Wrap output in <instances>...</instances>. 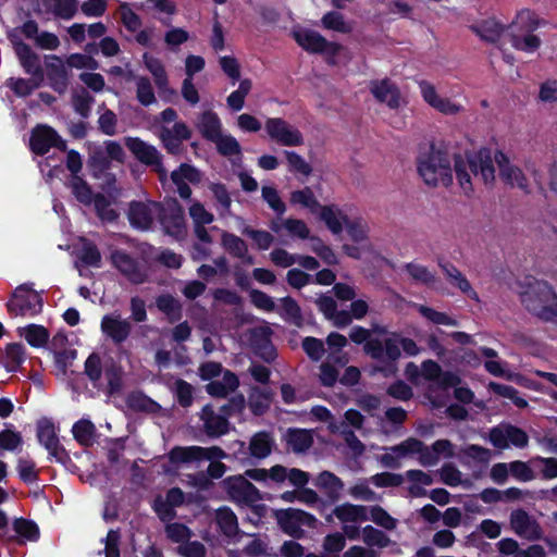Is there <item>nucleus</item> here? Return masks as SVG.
I'll return each mask as SVG.
<instances>
[{"label": "nucleus", "mask_w": 557, "mask_h": 557, "mask_svg": "<svg viewBox=\"0 0 557 557\" xmlns=\"http://www.w3.org/2000/svg\"><path fill=\"white\" fill-rule=\"evenodd\" d=\"M401 350L406 356L414 357L420 352V347L412 338L404 337L398 332H389L388 337L383 341L373 339L367 346L370 358L382 363L376 371L385 377L398 372L397 361L401 357Z\"/></svg>", "instance_id": "f257e3e1"}, {"label": "nucleus", "mask_w": 557, "mask_h": 557, "mask_svg": "<svg viewBox=\"0 0 557 557\" xmlns=\"http://www.w3.org/2000/svg\"><path fill=\"white\" fill-rule=\"evenodd\" d=\"M454 172L457 181L467 196L473 191L471 175L481 176L484 184H490L495 180V168L491 153L486 149H481L475 153L467 152L454 153Z\"/></svg>", "instance_id": "f03ea898"}, {"label": "nucleus", "mask_w": 557, "mask_h": 557, "mask_svg": "<svg viewBox=\"0 0 557 557\" xmlns=\"http://www.w3.org/2000/svg\"><path fill=\"white\" fill-rule=\"evenodd\" d=\"M417 170L428 186L436 187L443 185L448 187L453 184L451 159L445 148L431 144L425 152H421L417 159Z\"/></svg>", "instance_id": "7ed1b4c3"}, {"label": "nucleus", "mask_w": 557, "mask_h": 557, "mask_svg": "<svg viewBox=\"0 0 557 557\" xmlns=\"http://www.w3.org/2000/svg\"><path fill=\"white\" fill-rule=\"evenodd\" d=\"M520 299L531 314L543 322L557 324V294L547 282L535 278L529 282Z\"/></svg>", "instance_id": "20e7f679"}, {"label": "nucleus", "mask_w": 557, "mask_h": 557, "mask_svg": "<svg viewBox=\"0 0 557 557\" xmlns=\"http://www.w3.org/2000/svg\"><path fill=\"white\" fill-rule=\"evenodd\" d=\"M157 219L165 234L176 239L185 237V212L176 198H169L160 202Z\"/></svg>", "instance_id": "39448f33"}, {"label": "nucleus", "mask_w": 557, "mask_h": 557, "mask_svg": "<svg viewBox=\"0 0 557 557\" xmlns=\"http://www.w3.org/2000/svg\"><path fill=\"white\" fill-rule=\"evenodd\" d=\"M231 502L237 505L253 506L262 499L260 491L244 475H230L220 483Z\"/></svg>", "instance_id": "423d86ee"}, {"label": "nucleus", "mask_w": 557, "mask_h": 557, "mask_svg": "<svg viewBox=\"0 0 557 557\" xmlns=\"http://www.w3.org/2000/svg\"><path fill=\"white\" fill-rule=\"evenodd\" d=\"M227 458V454L220 446H175L169 453V460L173 465L189 463L194 461L209 460L221 461Z\"/></svg>", "instance_id": "0eeeda50"}, {"label": "nucleus", "mask_w": 557, "mask_h": 557, "mask_svg": "<svg viewBox=\"0 0 557 557\" xmlns=\"http://www.w3.org/2000/svg\"><path fill=\"white\" fill-rule=\"evenodd\" d=\"M275 517L281 530L293 539H302L305 531L301 527L313 528L317 522L313 515L296 508L277 510Z\"/></svg>", "instance_id": "6e6552de"}, {"label": "nucleus", "mask_w": 557, "mask_h": 557, "mask_svg": "<svg viewBox=\"0 0 557 557\" xmlns=\"http://www.w3.org/2000/svg\"><path fill=\"white\" fill-rule=\"evenodd\" d=\"M124 144L131 153L144 165L151 168L162 180L166 176L162 154L159 150L139 137H125Z\"/></svg>", "instance_id": "1a4fd4ad"}, {"label": "nucleus", "mask_w": 557, "mask_h": 557, "mask_svg": "<svg viewBox=\"0 0 557 557\" xmlns=\"http://www.w3.org/2000/svg\"><path fill=\"white\" fill-rule=\"evenodd\" d=\"M42 298L38 293L21 285L7 302V309L11 315L34 317L42 310Z\"/></svg>", "instance_id": "9d476101"}, {"label": "nucleus", "mask_w": 557, "mask_h": 557, "mask_svg": "<svg viewBox=\"0 0 557 557\" xmlns=\"http://www.w3.org/2000/svg\"><path fill=\"white\" fill-rule=\"evenodd\" d=\"M29 148L36 156L41 157L48 153L51 148L65 151L67 145L53 127L47 124H38L32 129Z\"/></svg>", "instance_id": "9b49d317"}, {"label": "nucleus", "mask_w": 557, "mask_h": 557, "mask_svg": "<svg viewBox=\"0 0 557 557\" xmlns=\"http://www.w3.org/2000/svg\"><path fill=\"white\" fill-rule=\"evenodd\" d=\"M111 263L132 284L140 285L147 282L146 267L124 250L116 249L111 252Z\"/></svg>", "instance_id": "f8f14e48"}, {"label": "nucleus", "mask_w": 557, "mask_h": 557, "mask_svg": "<svg viewBox=\"0 0 557 557\" xmlns=\"http://www.w3.org/2000/svg\"><path fill=\"white\" fill-rule=\"evenodd\" d=\"M45 77L49 87L59 95L66 92L70 86V70L61 57L57 54H47L44 58Z\"/></svg>", "instance_id": "ddd939ff"}, {"label": "nucleus", "mask_w": 557, "mask_h": 557, "mask_svg": "<svg viewBox=\"0 0 557 557\" xmlns=\"http://www.w3.org/2000/svg\"><path fill=\"white\" fill-rule=\"evenodd\" d=\"M160 207V201L133 200L128 203L127 219L129 225L137 231H149Z\"/></svg>", "instance_id": "4468645a"}, {"label": "nucleus", "mask_w": 557, "mask_h": 557, "mask_svg": "<svg viewBox=\"0 0 557 557\" xmlns=\"http://www.w3.org/2000/svg\"><path fill=\"white\" fill-rule=\"evenodd\" d=\"M265 131L271 139L283 146L295 147L304 143L302 134L282 117H269L265 121Z\"/></svg>", "instance_id": "2eb2a0df"}, {"label": "nucleus", "mask_w": 557, "mask_h": 557, "mask_svg": "<svg viewBox=\"0 0 557 557\" xmlns=\"http://www.w3.org/2000/svg\"><path fill=\"white\" fill-rule=\"evenodd\" d=\"M132 323L128 319H123L119 313L104 314L100 322L102 334L115 346H121L127 341L132 333Z\"/></svg>", "instance_id": "dca6fc26"}, {"label": "nucleus", "mask_w": 557, "mask_h": 557, "mask_svg": "<svg viewBox=\"0 0 557 557\" xmlns=\"http://www.w3.org/2000/svg\"><path fill=\"white\" fill-rule=\"evenodd\" d=\"M14 51L25 74L37 82L44 83L45 72L39 54L22 40L14 44Z\"/></svg>", "instance_id": "f3484780"}, {"label": "nucleus", "mask_w": 557, "mask_h": 557, "mask_svg": "<svg viewBox=\"0 0 557 557\" xmlns=\"http://www.w3.org/2000/svg\"><path fill=\"white\" fill-rule=\"evenodd\" d=\"M421 374L424 380L436 383L442 389L459 385L460 376L451 371H443L434 360L428 359L421 363Z\"/></svg>", "instance_id": "a211bd4d"}, {"label": "nucleus", "mask_w": 557, "mask_h": 557, "mask_svg": "<svg viewBox=\"0 0 557 557\" xmlns=\"http://www.w3.org/2000/svg\"><path fill=\"white\" fill-rule=\"evenodd\" d=\"M510 525L515 533L529 541L540 540L542 529L524 509H516L510 513Z\"/></svg>", "instance_id": "6ab92c4d"}, {"label": "nucleus", "mask_w": 557, "mask_h": 557, "mask_svg": "<svg viewBox=\"0 0 557 557\" xmlns=\"http://www.w3.org/2000/svg\"><path fill=\"white\" fill-rule=\"evenodd\" d=\"M203 431L210 438H219L230 432V421L223 414L215 413L213 407L205 405L200 412Z\"/></svg>", "instance_id": "aec40b11"}, {"label": "nucleus", "mask_w": 557, "mask_h": 557, "mask_svg": "<svg viewBox=\"0 0 557 557\" xmlns=\"http://www.w3.org/2000/svg\"><path fill=\"white\" fill-rule=\"evenodd\" d=\"M370 91L379 102L386 103L391 109L399 108L400 91L391 79L372 81Z\"/></svg>", "instance_id": "412c9836"}, {"label": "nucleus", "mask_w": 557, "mask_h": 557, "mask_svg": "<svg viewBox=\"0 0 557 557\" xmlns=\"http://www.w3.org/2000/svg\"><path fill=\"white\" fill-rule=\"evenodd\" d=\"M271 334L269 327H261L253 330L250 337L253 352L268 363L276 358V349L271 341Z\"/></svg>", "instance_id": "4be33fe9"}, {"label": "nucleus", "mask_w": 557, "mask_h": 557, "mask_svg": "<svg viewBox=\"0 0 557 557\" xmlns=\"http://www.w3.org/2000/svg\"><path fill=\"white\" fill-rule=\"evenodd\" d=\"M547 22L544 18L539 17L534 11L530 9H522L517 13L510 28L511 34H529L534 33L537 28L545 26Z\"/></svg>", "instance_id": "5701e85b"}, {"label": "nucleus", "mask_w": 557, "mask_h": 557, "mask_svg": "<svg viewBox=\"0 0 557 557\" xmlns=\"http://www.w3.org/2000/svg\"><path fill=\"white\" fill-rule=\"evenodd\" d=\"M196 127L201 136L208 141L214 140L220 134H222L221 120L212 110H207L199 115Z\"/></svg>", "instance_id": "b1692460"}, {"label": "nucleus", "mask_w": 557, "mask_h": 557, "mask_svg": "<svg viewBox=\"0 0 557 557\" xmlns=\"http://www.w3.org/2000/svg\"><path fill=\"white\" fill-rule=\"evenodd\" d=\"M314 485L325 493L331 503H335L339 499L341 491L344 487L343 481L330 471L319 473Z\"/></svg>", "instance_id": "393cba45"}, {"label": "nucleus", "mask_w": 557, "mask_h": 557, "mask_svg": "<svg viewBox=\"0 0 557 557\" xmlns=\"http://www.w3.org/2000/svg\"><path fill=\"white\" fill-rule=\"evenodd\" d=\"M440 267L453 286L458 287L471 299H479L478 293L472 288L468 278L451 262H440Z\"/></svg>", "instance_id": "a878e982"}, {"label": "nucleus", "mask_w": 557, "mask_h": 557, "mask_svg": "<svg viewBox=\"0 0 557 557\" xmlns=\"http://www.w3.org/2000/svg\"><path fill=\"white\" fill-rule=\"evenodd\" d=\"M470 29L482 40L495 44L504 33V25L495 18H487L478 24L471 25Z\"/></svg>", "instance_id": "bb28decb"}, {"label": "nucleus", "mask_w": 557, "mask_h": 557, "mask_svg": "<svg viewBox=\"0 0 557 557\" xmlns=\"http://www.w3.org/2000/svg\"><path fill=\"white\" fill-rule=\"evenodd\" d=\"M286 443L294 453H305L313 444V436L310 430L290 428L286 433Z\"/></svg>", "instance_id": "cd10ccee"}, {"label": "nucleus", "mask_w": 557, "mask_h": 557, "mask_svg": "<svg viewBox=\"0 0 557 557\" xmlns=\"http://www.w3.org/2000/svg\"><path fill=\"white\" fill-rule=\"evenodd\" d=\"M274 445V441L270 433L260 431L253 434L249 442V453L257 459H264L271 453Z\"/></svg>", "instance_id": "c85d7f7f"}, {"label": "nucleus", "mask_w": 557, "mask_h": 557, "mask_svg": "<svg viewBox=\"0 0 557 557\" xmlns=\"http://www.w3.org/2000/svg\"><path fill=\"white\" fill-rule=\"evenodd\" d=\"M72 433L74 440L84 447H90L94 445L96 426L87 419H81L73 424Z\"/></svg>", "instance_id": "c756f323"}, {"label": "nucleus", "mask_w": 557, "mask_h": 557, "mask_svg": "<svg viewBox=\"0 0 557 557\" xmlns=\"http://www.w3.org/2000/svg\"><path fill=\"white\" fill-rule=\"evenodd\" d=\"M14 532L22 539L18 543L37 542L40 537V531L37 523L33 520L20 517L15 518L12 523Z\"/></svg>", "instance_id": "7c9ffc66"}, {"label": "nucleus", "mask_w": 557, "mask_h": 557, "mask_svg": "<svg viewBox=\"0 0 557 557\" xmlns=\"http://www.w3.org/2000/svg\"><path fill=\"white\" fill-rule=\"evenodd\" d=\"M334 515L342 522H357L368 520L366 507L350 503H345L335 507Z\"/></svg>", "instance_id": "2f4dec72"}, {"label": "nucleus", "mask_w": 557, "mask_h": 557, "mask_svg": "<svg viewBox=\"0 0 557 557\" xmlns=\"http://www.w3.org/2000/svg\"><path fill=\"white\" fill-rule=\"evenodd\" d=\"M510 44L516 50L525 53H534L541 47L542 40L533 33L510 34Z\"/></svg>", "instance_id": "473e14b6"}, {"label": "nucleus", "mask_w": 557, "mask_h": 557, "mask_svg": "<svg viewBox=\"0 0 557 557\" xmlns=\"http://www.w3.org/2000/svg\"><path fill=\"white\" fill-rule=\"evenodd\" d=\"M156 306L161 312L166 314L171 322L178 321L182 318V306L180 301L170 294L158 296Z\"/></svg>", "instance_id": "72a5a7b5"}, {"label": "nucleus", "mask_w": 557, "mask_h": 557, "mask_svg": "<svg viewBox=\"0 0 557 557\" xmlns=\"http://www.w3.org/2000/svg\"><path fill=\"white\" fill-rule=\"evenodd\" d=\"M320 219L325 223L327 228L333 234H339L343 231L344 222L339 212H342L338 208L333 205L330 206H321L319 209Z\"/></svg>", "instance_id": "f704fd0d"}, {"label": "nucleus", "mask_w": 557, "mask_h": 557, "mask_svg": "<svg viewBox=\"0 0 557 557\" xmlns=\"http://www.w3.org/2000/svg\"><path fill=\"white\" fill-rule=\"evenodd\" d=\"M339 214L342 215L347 234L352 242L362 243L368 239L367 223L361 218L350 220L347 214L343 212H339Z\"/></svg>", "instance_id": "c9c22d12"}, {"label": "nucleus", "mask_w": 557, "mask_h": 557, "mask_svg": "<svg viewBox=\"0 0 557 557\" xmlns=\"http://www.w3.org/2000/svg\"><path fill=\"white\" fill-rule=\"evenodd\" d=\"M223 248L234 258H243L248 252V246L239 236L224 231L221 236Z\"/></svg>", "instance_id": "e433bc0d"}, {"label": "nucleus", "mask_w": 557, "mask_h": 557, "mask_svg": "<svg viewBox=\"0 0 557 557\" xmlns=\"http://www.w3.org/2000/svg\"><path fill=\"white\" fill-rule=\"evenodd\" d=\"M70 187L75 198L83 205L89 206L94 202L96 194H94L88 183L81 176H72Z\"/></svg>", "instance_id": "4c0bfd02"}, {"label": "nucleus", "mask_w": 557, "mask_h": 557, "mask_svg": "<svg viewBox=\"0 0 557 557\" xmlns=\"http://www.w3.org/2000/svg\"><path fill=\"white\" fill-rule=\"evenodd\" d=\"M77 257L87 267L99 268L101 264V253L97 245L87 238H82V248Z\"/></svg>", "instance_id": "58836bf2"}, {"label": "nucleus", "mask_w": 557, "mask_h": 557, "mask_svg": "<svg viewBox=\"0 0 557 557\" xmlns=\"http://www.w3.org/2000/svg\"><path fill=\"white\" fill-rule=\"evenodd\" d=\"M290 202L294 205H301L304 208L309 209L311 213H317L321 208L313 190L308 186L302 189L292 191Z\"/></svg>", "instance_id": "ea45409f"}, {"label": "nucleus", "mask_w": 557, "mask_h": 557, "mask_svg": "<svg viewBox=\"0 0 557 557\" xmlns=\"http://www.w3.org/2000/svg\"><path fill=\"white\" fill-rule=\"evenodd\" d=\"M500 178L504 183L510 186H517L525 194L530 193L528 180L522 172V170L517 165L507 166L505 169L502 168V173L499 174Z\"/></svg>", "instance_id": "a19ab883"}, {"label": "nucleus", "mask_w": 557, "mask_h": 557, "mask_svg": "<svg viewBox=\"0 0 557 557\" xmlns=\"http://www.w3.org/2000/svg\"><path fill=\"white\" fill-rule=\"evenodd\" d=\"M92 203L97 216L102 222L112 223L117 220L119 213L112 208L111 201L103 194H96Z\"/></svg>", "instance_id": "79ce46f5"}, {"label": "nucleus", "mask_w": 557, "mask_h": 557, "mask_svg": "<svg viewBox=\"0 0 557 557\" xmlns=\"http://www.w3.org/2000/svg\"><path fill=\"white\" fill-rule=\"evenodd\" d=\"M104 375L107 380V394L114 396L122 391L123 387V370L121 366L112 362L106 367Z\"/></svg>", "instance_id": "37998d69"}, {"label": "nucleus", "mask_w": 557, "mask_h": 557, "mask_svg": "<svg viewBox=\"0 0 557 557\" xmlns=\"http://www.w3.org/2000/svg\"><path fill=\"white\" fill-rule=\"evenodd\" d=\"M296 40L299 46L311 53H322L326 46V39L317 32H307L304 35H297Z\"/></svg>", "instance_id": "c03bdc74"}, {"label": "nucleus", "mask_w": 557, "mask_h": 557, "mask_svg": "<svg viewBox=\"0 0 557 557\" xmlns=\"http://www.w3.org/2000/svg\"><path fill=\"white\" fill-rule=\"evenodd\" d=\"M37 440L45 447H49L59 441L54 424L51 420L42 418L37 422Z\"/></svg>", "instance_id": "a18cd8bd"}, {"label": "nucleus", "mask_w": 557, "mask_h": 557, "mask_svg": "<svg viewBox=\"0 0 557 557\" xmlns=\"http://www.w3.org/2000/svg\"><path fill=\"white\" fill-rule=\"evenodd\" d=\"M94 102L95 98L85 88H82L79 92H75L72 96L73 109L83 119L90 116Z\"/></svg>", "instance_id": "49530a36"}, {"label": "nucleus", "mask_w": 557, "mask_h": 557, "mask_svg": "<svg viewBox=\"0 0 557 557\" xmlns=\"http://www.w3.org/2000/svg\"><path fill=\"white\" fill-rule=\"evenodd\" d=\"M102 360L98 352H91L84 363V373L92 383L94 387L99 386V381L102 376Z\"/></svg>", "instance_id": "de8ad7c7"}, {"label": "nucleus", "mask_w": 557, "mask_h": 557, "mask_svg": "<svg viewBox=\"0 0 557 557\" xmlns=\"http://www.w3.org/2000/svg\"><path fill=\"white\" fill-rule=\"evenodd\" d=\"M25 339L34 348L44 347L49 341V331L38 324H28L25 329Z\"/></svg>", "instance_id": "09e8293b"}, {"label": "nucleus", "mask_w": 557, "mask_h": 557, "mask_svg": "<svg viewBox=\"0 0 557 557\" xmlns=\"http://www.w3.org/2000/svg\"><path fill=\"white\" fill-rule=\"evenodd\" d=\"M136 98L144 107L153 104L157 99L151 85V82L146 76H140L136 81Z\"/></svg>", "instance_id": "8fccbe9b"}, {"label": "nucleus", "mask_w": 557, "mask_h": 557, "mask_svg": "<svg viewBox=\"0 0 557 557\" xmlns=\"http://www.w3.org/2000/svg\"><path fill=\"white\" fill-rule=\"evenodd\" d=\"M218 152L223 157H231L242 153V147L237 139L232 135L220 134L214 140Z\"/></svg>", "instance_id": "3c124183"}, {"label": "nucleus", "mask_w": 557, "mask_h": 557, "mask_svg": "<svg viewBox=\"0 0 557 557\" xmlns=\"http://www.w3.org/2000/svg\"><path fill=\"white\" fill-rule=\"evenodd\" d=\"M218 523L226 536H233L238 531L236 515L230 508H222L218 511Z\"/></svg>", "instance_id": "603ef678"}, {"label": "nucleus", "mask_w": 557, "mask_h": 557, "mask_svg": "<svg viewBox=\"0 0 557 557\" xmlns=\"http://www.w3.org/2000/svg\"><path fill=\"white\" fill-rule=\"evenodd\" d=\"M362 537L363 542L368 546H377L380 548H385L389 545V537L382 531L372 525H366L362 529Z\"/></svg>", "instance_id": "864d4df0"}, {"label": "nucleus", "mask_w": 557, "mask_h": 557, "mask_svg": "<svg viewBox=\"0 0 557 557\" xmlns=\"http://www.w3.org/2000/svg\"><path fill=\"white\" fill-rule=\"evenodd\" d=\"M322 26L330 30H335L342 34H348L350 32V27L344 20V15L337 11L326 12L322 16Z\"/></svg>", "instance_id": "5fc2aeb1"}, {"label": "nucleus", "mask_w": 557, "mask_h": 557, "mask_svg": "<svg viewBox=\"0 0 557 557\" xmlns=\"http://www.w3.org/2000/svg\"><path fill=\"white\" fill-rule=\"evenodd\" d=\"M405 270L410 277L418 283L431 285L435 282V275L422 264L408 262L405 264Z\"/></svg>", "instance_id": "6e6d98bb"}, {"label": "nucleus", "mask_w": 557, "mask_h": 557, "mask_svg": "<svg viewBox=\"0 0 557 557\" xmlns=\"http://www.w3.org/2000/svg\"><path fill=\"white\" fill-rule=\"evenodd\" d=\"M8 370L15 371L25 361V347L21 343H10L5 347Z\"/></svg>", "instance_id": "4d7b16f0"}, {"label": "nucleus", "mask_w": 557, "mask_h": 557, "mask_svg": "<svg viewBox=\"0 0 557 557\" xmlns=\"http://www.w3.org/2000/svg\"><path fill=\"white\" fill-rule=\"evenodd\" d=\"M419 313L425 319L430 320L437 325L457 326L458 322L456 319L449 317L445 312H440L433 308L421 305L418 309Z\"/></svg>", "instance_id": "13d9d810"}, {"label": "nucleus", "mask_w": 557, "mask_h": 557, "mask_svg": "<svg viewBox=\"0 0 557 557\" xmlns=\"http://www.w3.org/2000/svg\"><path fill=\"white\" fill-rule=\"evenodd\" d=\"M44 83L37 82L34 78H10L9 87L12 89V91L18 96V97H27L29 96L35 89L42 86Z\"/></svg>", "instance_id": "bf43d9fd"}, {"label": "nucleus", "mask_w": 557, "mask_h": 557, "mask_svg": "<svg viewBox=\"0 0 557 557\" xmlns=\"http://www.w3.org/2000/svg\"><path fill=\"white\" fill-rule=\"evenodd\" d=\"M242 233L243 235L251 238L259 250H268L274 242L273 235L267 231L253 230L250 226H245Z\"/></svg>", "instance_id": "052dcab7"}, {"label": "nucleus", "mask_w": 557, "mask_h": 557, "mask_svg": "<svg viewBox=\"0 0 557 557\" xmlns=\"http://www.w3.org/2000/svg\"><path fill=\"white\" fill-rule=\"evenodd\" d=\"M301 347L308 358L314 362L320 361L325 354L323 342L313 336L305 337Z\"/></svg>", "instance_id": "680f3d73"}, {"label": "nucleus", "mask_w": 557, "mask_h": 557, "mask_svg": "<svg viewBox=\"0 0 557 557\" xmlns=\"http://www.w3.org/2000/svg\"><path fill=\"white\" fill-rule=\"evenodd\" d=\"M165 534L166 537L173 543H178L180 545L184 542H187L191 537L190 529L184 523L172 522L165 525Z\"/></svg>", "instance_id": "e2e57ef3"}, {"label": "nucleus", "mask_w": 557, "mask_h": 557, "mask_svg": "<svg viewBox=\"0 0 557 557\" xmlns=\"http://www.w3.org/2000/svg\"><path fill=\"white\" fill-rule=\"evenodd\" d=\"M370 519L377 525L386 529L394 530L397 525V520L393 518L383 507L375 505L370 509Z\"/></svg>", "instance_id": "0e129e2a"}, {"label": "nucleus", "mask_w": 557, "mask_h": 557, "mask_svg": "<svg viewBox=\"0 0 557 557\" xmlns=\"http://www.w3.org/2000/svg\"><path fill=\"white\" fill-rule=\"evenodd\" d=\"M289 171L300 173L305 176H309L312 172L311 165L297 152L284 151Z\"/></svg>", "instance_id": "69168bd1"}, {"label": "nucleus", "mask_w": 557, "mask_h": 557, "mask_svg": "<svg viewBox=\"0 0 557 557\" xmlns=\"http://www.w3.org/2000/svg\"><path fill=\"white\" fill-rule=\"evenodd\" d=\"M281 302L285 318L290 320L295 325L300 326L302 323V314L297 301L290 296H285L281 299Z\"/></svg>", "instance_id": "338daca9"}, {"label": "nucleus", "mask_w": 557, "mask_h": 557, "mask_svg": "<svg viewBox=\"0 0 557 557\" xmlns=\"http://www.w3.org/2000/svg\"><path fill=\"white\" fill-rule=\"evenodd\" d=\"M261 193L263 200L273 211L276 212V214L282 215L286 211V206L281 199L276 188L272 186H263Z\"/></svg>", "instance_id": "774afa93"}]
</instances>
